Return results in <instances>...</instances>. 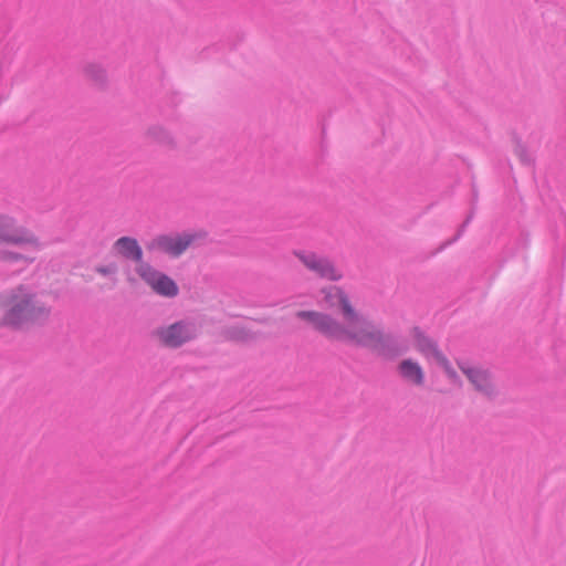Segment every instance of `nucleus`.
Instances as JSON below:
<instances>
[{
  "mask_svg": "<svg viewBox=\"0 0 566 566\" xmlns=\"http://www.w3.org/2000/svg\"><path fill=\"white\" fill-rule=\"evenodd\" d=\"M322 303L326 308L339 313L342 321L317 311H298L296 317L307 322L315 331L328 338L353 343L371 349L386 345L384 333L366 321L354 307L349 295L340 286L322 290Z\"/></svg>",
  "mask_w": 566,
  "mask_h": 566,
  "instance_id": "1",
  "label": "nucleus"
},
{
  "mask_svg": "<svg viewBox=\"0 0 566 566\" xmlns=\"http://www.w3.org/2000/svg\"><path fill=\"white\" fill-rule=\"evenodd\" d=\"M51 307L28 284L0 292V327L20 329L46 319Z\"/></svg>",
  "mask_w": 566,
  "mask_h": 566,
  "instance_id": "2",
  "label": "nucleus"
},
{
  "mask_svg": "<svg viewBox=\"0 0 566 566\" xmlns=\"http://www.w3.org/2000/svg\"><path fill=\"white\" fill-rule=\"evenodd\" d=\"M0 261L31 263L34 258L14 249L40 250L39 238L29 229L22 227L18 220L7 213H0Z\"/></svg>",
  "mask_w": 566,
  "mask_h": 566,
  "instance_id": "3",
  "label": "nucleus"
},
{
  "mask_svg": "<svg viewBox=\"0 0 566 566\" xmlns=\"http://www.w3.org/2000/svg\"><path fill=\"white\" fill-rule=\"evenodd\" d=\"M411 338L415 348L428 360L433 359L444 371L449 381L455 386H462V379L446 355L438 348L437 344L427 337L419 328L411 331Z\"/></svg>",
  "mask_w": 566,
  "mask_h": 566,
  "instance_id": "4",
  "label": "nucleus"
},
{
  "mask_svg": "<svg viewBox=\"0 0 566 566\" xmlns=\"http://www.w3.org/2000/svg\"><path fill=\"white\" fill-rule=\"evenodd\" d=\"M151 336L164 347L178 348L193 340L197 336V329L192 322L178 321L156 328Z\"/></svg>",
  "mask_w": 566,
  "mask_h": 566,
  "instance_id": "5",
  "label": "nucleus"
},
{
  "mask_svg": "<svg viewBox=\"0 0 566 566\" xmlns=\"http://www.w3.org/2000/svg\"><path fill=\"white\" fill-rule=\"evenodd\" d=\"M192 233L160 234L151 239L146 248L149 252H161L172 258L180 256L195 241Z\"/></svg>",
  "mask_w": 566,
  "mask_h": 566,
  "instance_id": "6",
  "label": "nucleus"
},
{
  "mask_svg": "<svg viewBox=\"0 0 566 566\" xmlns=\"http://www.w3.org/2000/svg\"><path fill=\"white\" fill-rule=\"evenodd\" d=\"M459 368L475 392L488 399L496 396L497 388L490 370L469 364H459Z\"/></svg>",
  "mask_w": 566,
  "mask_h": 566,
  "instance_id": "7",
  "label": "nucleus"
},
{
  "mask_svg": "<svg viewBox=\"0 0 566 566\" xmlns=\"http://www.w3.org/2000/svg\"><path fill=\"white\" fill-rule=\"evenodd\" d=\"M294 254L306 269L323 279L329 281H339L343 277L342 272L338 271L333 262L327 258L319 256L313 252L304 251H297Z\"/></svg>",
  "mask_w": 566,
  "mask_h": 566,
  "instance_id": "8",
  "label": "nucleus"
},
{
  "mask_svg": "<svg viewBox=\"0 0 566 566\" xmlns=\"http://www.w3.org/2000/svg\"><path fill=\"white\" fill-rule=\"evenodd\" d=\"M397 369L405 381L415 386L424 384V371L418 361L411 358L403 359L399 363Z\"/></svg>",
  "mask_w": 566,
  "mask_h": 566,
  "instance_id": "9",
  "label": "nucleus"
},
{
  "mask_svg": "<svg viewBox=\"0 0 566 566\" xmlns=\"http://www.w3.org/2000/svg\"><path fill=\"white\" fill-rule=\"evenodd\" d=\"M116 252L129 260L140 262L143 259V251L136 239L130 237H122L114 243Z\"/></svg>",
  "mask_w": 566,
  "mask_h": 566,
  "instance_id": "10",
  "label": "nucleus"
},
{
  "mask_svg": "<svg viewBox=\"0 0 566 566\" xmlns=\"http://www.w3.org/2000/svg\"><path fill=\"white\" fill-rule=\"evenodd\" d=\"M151 290L165 297H175L179 292L175 281L164 273H160Z\"/></svg>",
  "mask_w": 566,
  "mask_h": 566,
  "instance_id": "11",
  "label": "nucleus"
},
{
  "mask_svg": "<svg viewBox=\"0 0 566 566\" xmlns=\"http://www.w3.org/2000/svg\"><path fill=\"white\" fill-rule=\"evenodd\" d=\"M136 272L139 277L150 287L155 284L156 280L161 273L153 268L149 263L143 261L137 263Z\"/></svg>",
  "mask_w": 566,
  "mask_h": 566,
  "instance_id": "12",
  "label": "nucleus"
},
{
  "mask_svg": "<svg viewBox=\"0 0 566 566\" xmlns=\"http://www.w3.org/2000/svg\"><path fill=\"white\" fill-rule=\"evenodd\" d=\"M85 74L96 83H103L106 78L105 71L98 65L86 66Z\"/></svg>",
  "mask_w": 566,
  "mask_h": 566,
  "instance_id": "13",
  "label": "nucleus"
},
{
  "mask_svg": "<svg viewBox=\"0 0 566 566\" xmlns=\"http://www.w3.org/2000/svg\"><path fill=\"white\" fill-rule=\"evenodd\" d=\"M96 271L99 274L105 275V276H115V274L117 272V266H116V264H108L105 266H98L96 269Z\"/></svg>",
  "mask_w": 566,
  "mask_h": 566,
  "instance_id": "14",
  "label": "nucleus"
}]
</instances>
